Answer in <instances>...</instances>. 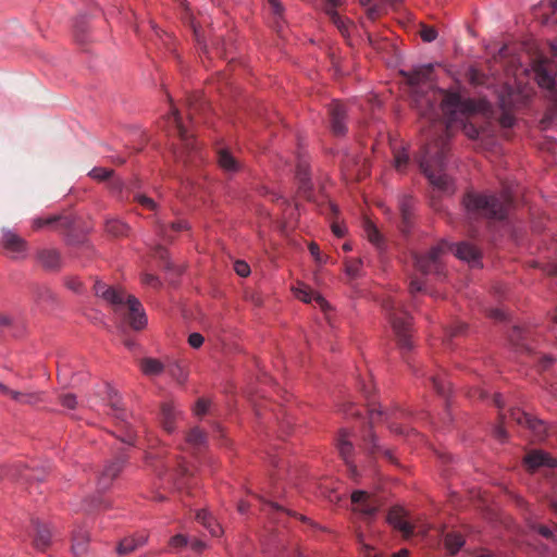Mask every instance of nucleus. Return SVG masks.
<instances>
[{"label":"nucleus","mask_w":557,"mask_h":557,"mask_svg":"<svg viewBox=\"0 0 557 557\" xmlns=\"http://www.w3.org/2000/svg\"><path fill=\"white\" fill-rule=\"evenodd\" d=\"M382 308L396 335L398 349L412 374L417 377H425L428 384L444 398L446 407H449L453 393L451 383L444 382L441 377L432 373H426L423 369L411 364L406 357L414 347L409 334L412 320L410 313L392 298L384 299L382 301Z\"/></svg>","instance_id":"f257e3e1"},{"label":"nucleus","mask_w":557,"mask_h":557,"mask_svg":"<svg viewBox=\"0 0 557 557\" xmlns=\"http://www.w3.org/2000/svg\"><path fill=\"white\" fill-rule=\"evenodd\" d=\"M440 92L444 95L440 108L445 116L446 131L468 116L479 112L483 113L487 110V100L484 98L480 101L463 98L458 90L453 89L441 88Z\"/></svg>","instance_id":"f03ea898"},{"label":"nucleus","mask_w":557,"mask_h":557,"mask_svg":"<svg viewBox=\"0 0 557 557\" xmlns=\"http://www.w3.org/2000/svg\"><path fill=\"white\" fill-rule=\"evenodd\" d=\"M417 163L421 173L434 189L446 194L454 193V182L445 173L447 157L444 147L434 152H432L428 147H424L417 157Z\"/></svg>","instance_id":"7ed1b4c3"},{"label":"nucleus","mask_w":557,"mask_h":557,"mask_svg":"<svg viewBox=\"0 0 557 557\" xmlns=\"http://www.w3.org/2000/svg\"><path fill=\"white\" fill-rule=\"evenodd\" d=\"M528 96L520 89H516L509 85H505L498 91V108L502 111L498 121L505 127H511L515 123V112L523 107Z\"/></svg>","instance_id":"20e7f679"},{"label":"nucleus","mask_w":557,"mask_h":557,"mask_svg":"<svg viewBox=\"0 0 557 557\" xmlns=\"http://www.w3.org/2000/svg\"><path fill=\"white\" fill-rule=\"evenodd\" d=\"M366 413L368 416L370 428H372V424L380 420L385 419L389 420L392 418L398 419V418H405L408 416V412L405 409L396 408L393 411L383 410L381 407L371 408L370 406L366 409ZM367 441V448L370 450V453H382L384 454L389 460L393 459V453L389 449L383 448L379 444V438L376 435L369 429V434L366 435Z\"/></svg>","instance_id":"39448f33"},{"label":"nucleus","mask_w":557,"mask_h":557,"mask_svg":"<svg viewBox=\"0 0 557 557\" xmlns=\"http://www.w3.org/2000/svg\"><path fill=\"white\" fill-rule=\"evenodd\" d=\"M295 180L298 185V193L309 202L315 201L314 183L309 158L299 152L295 168Z\"/></svg>","instance_id":"423d86ee"},{"label":"nucleus","mask_w":557,"mask_h":557,"mask_svg":"<svg viewBox=\"0 0 557 557\" xmlns=\"http://www.w3.org/2000/svg\"><path fill=\"white\" fill-rule=\"evenodd\" d=\"M447 250L446 244H443V238L432 246L425 253H420L414 257V264L418 271L424 275L443 273V264L440 260L441 255Z\"/></svg>","instance_id":"0eeeda50"},{"label":"nucleus","mask_w":557,"mask_h":557,"mask_svg":"<svg viewBox=\"0 0 557 557\" xmlns=\"http://www.w3.org/2000/svg\"><path fill=\"white\" fill-rule=\"evenodd\" d=\"M257 500L260 504V509L277 522H283L284 517H294L304 523L309 524L313 530H323L320 524L312 521L309 517L299 515L276 502L265 498L264 496H257Z\"/></svg>","instance_id":"6e6552de"},{"label":"nucleus","mask_w":557,"mask_h":557,"mask_svg":"<svg viewBox=\"0 0 557 557\" xmlns=\"http://www.w3.org/2000/svg\"><path fill=\"white\" fill-rule=\"evenodd\" d=\"M129 456L125 448H121L117 450L116 455L108 460L102 471L98 476V490L101 492H106L110 488L113 481L119 476L122 472L126 463L128 462Z\"/></svg>","instance_id":"1a4fd4ad"},{"label":"nucleus","mask_w":557,"mask_h":557,"mask_svg":"<svg viewBox=\"0 0 557 557\" xmlns=\"http://www.w3.org/2000/svg\"><path fill=\"white\" fill-rule=\"evenodd\" d=\"M443 244H446L447 251H450L458 260L466 262L470 268H483L482 252L474 244L467 240L454 243L447 238H443Z\"/></svg>","instance_id":"9d476101"},{"label":"nucleus","mask_w":557,"mask_h":557,"mask_svg":"<svg viewBox=\"0 0 557 557\" xmlns=\"http://www.w3.org/2000/svg\"><path fill=\"white\" fill-rule=\"evenodd\" d=\"M326 110L332 134L338 138L345 137L348 134V107L339 100H332Z\"/></svg>","instance_id":"9b49d317"},{"label":"nucleus","mask_w":557,"mask_h":557,"mask_svg":"<svg viewBox=\"0 0 557 557\" xmlns=\"http://www.w3.org/2000/svg\"><path fill=\"white\" fill-rule=\"evenodd\" d=\"M7 474L25 484L40 483L46 479L47 469L44 466H38L37 463L29 466L22 461H17L9 468Z\"/></svg>","instance_id":"f8f14e48"},{"label":"nucleus","mask_w":557,"mask_h":557,"mask_svg":"<svg viewBox=\"0 0 557 557\" xmlns=\"http://www.w3.org/2000/svg\"><path fill=\"white\" fill-rule=\"evenodd\" d=\"M354 510L366 520L372 521L379 512V506L371 494L364 490H356L350 496Z\"/></svg>","instance_id":"ddd939ff"},{"label":"nucleus","mask_w":557,"mask_h":557,"mask_svg":"<svg viewBox=\"0 0 557 557\" xmlns=\"http://www.w3.org/2000/svg\"><path fill=\"white\" fill-rule=\"evenodd\" d=\"M462 207L469 221L476 220L487 213V195L470 190L462 198Z\"/></svg>","instance_id":"4468645a"},{"label":"nucleus","mask_w":557,"mask_h":557,"mask_svg":"<svg viewBox=\"0 0 557 557\" xmlns=\"http://www.w3.org/2000/svg\"><path fill=\"white\" fill-rule=\"evenodd\" d=\"M336 446L341 457L343 458L347 466L349 476L356 481L359 478V471L357 469V466L352 461L355 447L354 444L349 441V434L347 430H341L337 437Z\"/></svg>","instance_id":"2eb2a0df"},{"label":"nucleus","mask_w":557,"mask_h":557,"mask_svg":"<svg viewBox=\"0 0 557 557\" xmlns=\"http://www.w3.org/2000/svg\"><path fill=\"white\" fill-rule=\"evenodd\" d=\"M124 304L127 305L129 310V325L134 331H141L148 324L146 311L137 297L128 295L124 297Z\"/></svg>","instance_id":"dca6fc26"},{"label":"nucleus","mask_w":557,"mask_h":557,"mask_svg":"<svg viewBox=\"0 0 557 557\" xmlns=\"http://www.w3.org/2000/svg\"><path fill=\"white\" fill-rule=\"evenodd\" d=\"M406 517L407 511L403 507L394 506L389 509L386 521L405 537H410L413 534V527Z\"/></svg>","instance_id":"f3484780"},{"label":"nucleus","mask_w":557,"mask_h":557,"mask_svg":"<svg viewBox=\"0 0 557 557\" xmlns=\"http://www.w3.org/2000/svg\"><path fill=\"white\" fill-rule=\"evenodd\" d=\"M216 162L219 168L228 177H233L235 174L239 173L244 166L243 163L226 147H221L218 149Z\"/></svg>","instance_id":"a211bd4d"},{"label":"nucleus","mask_w":557,"mask_h":557,"mask_svg":"<svg viewBox=\"0 0 557 557\" xmlns=\"http://www.w3.org/2000/svg\"><path fill=\"white\" fill-rule=\"evenodd\" d=\"M2 246L8 252L12 253V258L17 259L26 256V240L11 230H3Z\"/></svg>","instance_id":"6ab92c4d"},{"label":"nucleus","mask_w":557,"mask_h":557,"mask_svg":"<svg viewBox=\"0 0 557 557\" xmlns=\"http://www.w3.org/2000/svg\"><path fill=\"white\" fill-rule=\"evenodd\" d=\"M550 63L548 59L542 58L534 63L533 71L540 87L555 92V77L553 72L548 69Z\"/></svg>","instance_id":"aec40b11"},{"label":"nucleus","mask_w":557,"mask_h":557,"mask_svg":"<svg viewBox=\"0 0 557 557\" xmlns=\"http://www.w3.org/2000/svg\"><path fill=\"white\" fill-rule=\"evenodd\" d=\"M490 220L504 219L511 208L509 189H504L499 196H490Z\"/></svg>","instance_id":"412c9836"},{"label":"nucleus","mask_w":557,"mask_h":557,"mask_svg":"<svg viewBox=\"0 0 557 557\" xmlns=\"http://www.w3.org/2000/svg\"><path fill=\"white\" fill-rule=\"evenodd\" d=\"M437 63H424L417 64L411 67L409 71H401L400 73L407 78L408 84L411 86H417L425 81L431 78V74L434 71Z\"/></svg>","instance_id":"4be33fe9"},{"label":"nucleus","mask_w":557,"mask_h":557,"mask_svg":"<svg viewBox=\"0 0 557 557\" xmlns=\"http://www.w3.org/2000/svg\"><path fill=\"white\" fill-rule=\"evenodd\" d=\"M94 292L97 297L112 306H123L124 295L113 286H109L104 282L97 280L94 284Z\"/></svg>","instance_id":"5701e85b"},{"label":"nucleus","mask_w":557,"mask_h":557,"mask_svg":"<svg viewBox=\"0 0 557 557\" xmlns=\"http://www.w3.org/2000/svg\"><path fill=\"white\" fill-rule=\"evenodd\" d=\"M147 542L148 536L144 533H137L129 536H125L117 543L115 547V553L120 557H125L135 552L136 549H138L139 547L145 546Z\"/></svg>","instance_id":"b1692460"},{"label":"nucleus","mask_w":557,"mask_h":557,"mask_svg":"<svg viewBox=\"0 0 557 557\" xmlns=\"http://www.w3.org/2000/svg\"><path fill=\"white\" fill-rule=\"evenodd\" d=\"M523 461L530 471H535L541 467H557V460L543 450H532L524 457Z\"/></svg>","instance_id":"393cba45"},{"label":"nucleus","mask_w":557,"mask_h":557,"mask_svg":"<svg viewBox=\"0 0 557 557\" xmlns=\"http://www.w3.org/2000/svg\"><path fill=\"white\" fill-rule=\"evenodd\" d=\"M403 222V231L409 233L413 226L412 218L416 200L411 195H401L398 200Z\"/></svg>","instance_id":"a878e982"},{"label":"nucleus","mask_w":557,"mask_h":557,"mask_svg":"<svg viewBox=\"0 0 557 557\" xmlns=\"http://www.w3.org/2000/svg\"><path fill=\"white\" fill-rule=\"evenodd\" d=\"M363 232L371 245L380 252L383 253L387 250L385 237L380 232L377 226L371 220H364Z\"/></svg>","instance_id":"bb28decb"},{"label":"nucleus","mask_w":557,"mask_h":557,"mask_svg":"<svg viewBox=\"0 0 557 557\" xmlns=\"http://www.w3.org/2000/svg\"><path fill=\"white\" fill-rule=\"evenodd\" d=\"M37 259L47 271H60L62 268L61 255L57 249L45 248L37 252Z\"/></svg>","instance_id":"cd10ccee"},{"label":"nucleus","mask_w":557,"mask_h":557,"mask_svg":"<svg viewBox=\"0 0 557 557\" xmlns=\"http://www.w3.org/2000/svg\"><path fill=\"white\" fill-rule=\"evenodd\" d=\"M181 416V411H178L172 404L164 403L161 406V424L164 431L169 434H172L176 431V420Z\"/></svg>","instance_id":"c85d7f7f"},{"label":"nucleus","mask_w":557,"mask_h":557,"mask_svg":"<svg viewBox=\"0 0 557 557\" xmlns=\"http://www.w3.org/2000/svg\"><path fill=\"white\" fill-rule=\"evenodd\" d=\"M33 525L36 532L34 545L38 550L45 552L51 544V531L47 524L40 522L38 519L33 520Z\"/></svg>","instance_id":"c756f323"},{"label":"nucleus","mask_w":557,"mask_h":557,"mask_svg":"<svg viewBox=\"0 0 557 557\" xmlns=\"http://www.w3.org/2000/svg\"><path fill=\"white\" fill-rule=\"evenodd\" d=\"M294 294L297 299L301 300L305 304H310V302L314 301L323 310H326L330 307L329 302L321 294L312 292L306 285L296 287L294 289Z\"/></svg>","instance_id":"7c9ffc66"},{"label":"nucleus","mask_w":557,"mask_h":557,"mask_svg":"<svg viewBox=\"0 0 557 557\" xmlns=\"http://www.w3.org/2000/svg\"><path fill=\"white\" fill-rule=\"evenodd\" d=\"M104 230L108 235L114 238L127 237L131 233V226L117 218L107 219Z\"/></svg>","instance_id":"2f4dec72"},{"label":"nucleus","mask_w":557,"mask_h":557,"mask_svg":"<svg viewBox=\"0 0 557 557\" xmlns=\"http://www.w3.org/2000/svg\"><path fill=\"white\" fill-rule=\"evenodd\" d=\"M35 299L40 305L57 307L59 304L58 295L48 286L39 285L34 290Z\"/></svg>","instance_id":"473e14b6"},{"label":"nucleus","mask_w":557,"mask_h":557,"mask_svg":"<svg viewBox=\"0 0 557 557\" xmlns=\"http://www.w3.org/2000/svg\"><path fill=\"white\" fill-rule=\"evenodd\" d=\"M170 121L173 124V126L175 127V129H176L178 136L181 137V139L187 146H191L193 145L191 135H189L187 128L183 124V120H182L181 113L178 112L177 109L172 108L171 115H170Z\"/></svg>","instance_id":"72a5a7b5"},{"label":"nucleus","mask_w":557,"mask_h":557,"mask_svg":"<svg viewBox=\"0 0 557 557\" xmlns=\"http://www.w3.org/2000/svg\"><path fill=\"white\" fill-rule=\"evenodd\" d=\"M73 33L77 42L85 44L88 40V21L85 14H81L74 20Z\"/></svg>","instance_id":"f704fd0d"},{"label":"nucleus","mask_w":557,"mask_h":557,"mask_svg":"<svg viewBox=\"0 0 557 557\" xmlns=\"http://www.w3.org/2000/svg\"><path fill=\"white\" fill-rule=\"evenodd\" d=\"M186 443L193 448L201 449L207 446L208 438L206 433L198 426L193 428L186 435Z\"/></svg>","instance_id":"c9c22d12"},{"label":"nucleus","mask_w":557,"mask_h":557,"mask_svg":"<svg viewBox=\"0 0 557 557\" xmlns=\"http://www.w3.org/2000/svg\"><path fill=\"white\" fill-rule=\"evenodd\" d=\"M393 153H394L393 165H394L395 170L398 173H401V174L405 173L406 169L409 164V160H410L408 149L406 147H401V148H397V149L394 148Z\"/></svg>","instance_id":"e433bc0d"},{"label":"nucleus","mask_w":557,"mask_h":557,"mask_svg":"<svg viewBox=\"0 0 557 557\" xmlns=\"http://www.w3.org/2000/svg\"><path fill=\"white\" fill-rule=\"evenodd\" d=\"M528 426L536 436L537 440H543L546 435V426L542 420L531 417L530 414H522Z\"/></svg>","instance_id":"4c0bfd02"},{"label":"nucleus","mask_w":557,"mask_h":557,"mask_svg":"<svg viewBox=\"0 0 557 557\" xmlns=\"http://www.w3.org/2000/svg\"><path fill=\"white\" fill-rule=\"evenodd\" d=\"M417 106L420 108V114L429 120H434L437 115L436 104L429 98L421 97L416 100Z\"/></svg>","instance_id":"58836bf2"},{"label":"nucleus","mask_w":557,"mask_h":557,"mask_svg":"<svg viewBox=\"0 0 557 557\" xmlns=\"http://www.w3.org/2000/svg\"><path fill=\"white\" fill-rule=\"evenodd\" d=\"M141 370L146 375H159L163 372V363L154 358H145L141 362Z\"/></svg>","instance_id":"ea45409f"},{"label":"nucleus","mask_w":557,"mask_h":557,"mask_svg":"<svg viewBox=\"0 0 557 557\" xmlns=\"http://www.w3.org/2000/svg\"><path fill=\"white\" fill-rule=\"evenodd\" d=\"M88 537L83 534H75L73 537L72 552L76 557L83 556L87 552Z\"/></svg>","instance_id":"a19ab883"},{"label":"nucleus","mask_w":557,"mask_h":557,"mask_svg":"<svg viewBox=\"0 0 557 557\" xmlns=\"http://www.w3.org/2000/svg\"><path fill=\"white\" fill-rule=\"evenodd\" d=\"M463 544V537L459 534L450 533L445 539V545L451 555H456Z\"/></svg>","instance_id":"79ce46f5"},{"label":"nucleus","mask_w":557,"mask_h":557,"mask_svg":"<svg viewBox=\"0 0 557 557\" xmlns=\"http://www.w3.org/2000/svg\"><path fill=\"white\" fill-rule=\"evenodd\" d=\"M553 107L545 114V116L541 120V124L543 128H547L549 125L554 124L557 126V92H553Z\"/></svg>","instance_id":"37998d69"},{"label":"nucleus","mask_w":557,"mask_h":557,"mask_svg":"<svg viewBox=\"0 0 557 557\" xmlns=\"http://www.w3.org/2000/svg\"><path fill=\"white\" fill-rule=\"evenodd\" d=\"M329 17L344 36L349 34L350 21L348 18H344L338 12H333Z\"/></svg>","instance_id":"c03bdc74"},{"label":"nucleus","mask_w":557,"mask_h":557,"mask_svg":"<svg viewBox=\"0 0 557 557\" xmlns=\"http://www.w3.org/2000/svg\"><path fill=\"white\" fill-rule=\"evenodd\" d=\"M168 372L178 383H184L187 380V374L184 368L177 361L169 364Z\"/></svg>","instance_id":"a18cd8bd"},{"label":"nucleus","mask_w":557,"mask_h":557,"mask_svg":"<svg viewBox=\"0 0 557 557\" xmlns=\"http://www.w3.org/2000/svg\"><path fill=\"white\" fill-rule=\"evenodd\" d=\"M64 285L77 295H83L85 293V286L77 276H65Z\"/></svg>","instance_id":"49530a36"},{"label":"nucleus","mask_w":557,"mask_h":557,"mask_svg":"<svg viewBox=\"0 0 557 557\" xmlns=\"http://www.w3.org/2000/svg\"><path fill=\"white\" fill-rule=\"evenodd\" d=\"M113 173L114 172L111 169L95 166L89 171L88 176L97 181H106L110 178L113 175Z\"/></svg>","instance_id":"de8ad7c7"},{"label":"nucleus","mask_w":557,"mask_h":557,"mask_svg":"<svg viewBox=\"0 0 557 557\" xmlns=\"http://www.w3.org/2000/svg\"><path fill=\"white\" fill-rule=\"evenodd\" d=\"M64 240L70 246H78L86 242V235L78 233L73 228L65 234Z\"/></svg>","instance_id":"09e8293b"},{"label":"nucleus","mask_w":557,"mask_h":557,"mask_svg":"<svg viewBox=\"0 0 557 557\" xmlns=\"http://www.w3.org/2000/svg\"><path fill=\"white\" fill-rule=\"evenodd\" d=\"M134 201L138 202L145 209L150 211H156L158 209V203L145 194L136 193L134 195Z\"/></svg>","instance_id":"8fccbe9b"},{"label":"nucleus","mask_w":557,"mask_h":557,"mask_svg":"<svg viewBox=\"0 0 557 557\" xmlns=\"http://www.w3.org/2000/svg\"><path fill=\"white\" fill-rule=\"evenodd\" d=\"M362 264H363V262L361 259H357V260L348 262L346 265V269H345L346 274L351 278L359 277Z\"/></svg>","instance_id":"3c124183"},{"label":"nucleus","mask_w":557,"mask_h":557,"mask_svg":"<svg viewBox=\"0 0 557 557\" xmlns=\"http://www.w3.org/2000/svg\"><path fill=\"white\" fill-rule=\"evenodd\" d=\"M57 218V223L54 226L64 228L67 232L74 228L75 219L72 215H54Z\"/></svg>","instance_id":"603ef678"},{"label":"nucleus","mask_w":557,"mask_h":557,"mask_svg":"<svg viewBox=\"0 0 557 557\" xmlns=\"http://www.w3.org/2000/svg\"><path fill=\"white\" fill-rule=\"evenodd\" d=\"M310 255L314 259L315 263L319 265L325 264L327 262V257L323 256L320 251V247L317 243L311 242L308 246Z\"/></svg>","instance_id":"864d4df0"},{"label":"nucleus","mask_w":557,"mask_h":557,"mask_svg":"<svg viewBox=\"0 0 557 557\" xmlns=\"http://www.w3.org/2000/svg\"><path fill=\"white\" fill-rule=\"evenodd\" d=\"M57 223V218L54 215H50L48 218H36L33 220V228L34 230H41L47 226H54Z\"/></svg>","instance_id":"5fc2aeb1"},{"label":"nucleus","mask_w":557,"mask_h":557,"mask_svg":"<svg viewBox=\"0 0 557 557\" xmlns=\"http://www.w3.org/2000/svg\"><path fill=\"white\" fill-rule=\"evenodd\" d=\"M437 30L432 26L423 25L420 30L421 39L424 42H433L437 38Z\"/></svg>","instance_id":"6e6d98bb"},{"label":"nucleus","mask_w":557,"mask_h":557,"mask_svg":"<svg viewBox=\"0 0 557 557\" xmlns=\"http://www.w3.org/2000/svg\"><path fill=\"white\" fill-rule=\"evenodd\" d=\"M117 438L131 446V447H136L138 444H137V434L135 431H133L131 428H127V430L125 431V433L121 436H117Z\"/></svg>","instance_id":"4d7b16f0"},{"label":"nucleus","mask_w":557,"mask_h":557,"mask_svg":"<svg viewBox=\"0 0 557 557\" xmlns=\"http://www.w3.org/2000/svg\"><path fill=\"white\" fill-rule=\"evenodd\" d=\"M187 544H188V539H187V536H185L183 534H176V535L172 536L169 542V545L176 550L186 547Z\"/></svg>","instance_id":"13d9d810"},{"label":"nucleus","mask_w":557,"mask_h":557,"mask_svg":"<svg viewBox=\"0 0 557 557\" xmlns=\"http://www.w3.org/2000/svg\"><path fill=\"white\" fill-rule=\"evenodd\" d=\"M210 401L206 398H198L194 407V413L198 417L206 414L209 410Z\"/></svg>","instance_id":"bf43d9fd"},{"label":"nucleus","mask_w":557,"mask_h":557,"mask_svg":"<svg viewBox=\"0 0 557 557\" xmlns=\"http://www.w3.org/2000/svg\"><path fill=\"white\" fill-rule=\"evenodd\" d=\"M234 270L240 277H247L250 274V267L245 260H236L234 263Z\"/></svg>","instance_id":"052dcab7"},{"label":"nucleus","mask_w":557,"mask_h":557,"mask_svg":"<svg viewBox=\"0 0 557 557\" xmlns=\"http://www.w3.org/2000/svg\"><path fill=\"white\" fill-rule=\"evenodd\" d=\"M459 123L462 125L465 134L470 139H476L479 137L480 132H479V128L474 124L467 123V122H465V120H462V122H459Z\"/></svg>","instance_id":"680f3d73"},{"label":"nucleus","mask_w":557,"mask_h":557,"mask_svg":"<svg viewBox=\"0 0 557 557\" xmlns=\"http://www.w3.org/2000/svg\"><path fill=\"white\" fill-rule=\"evenodd\" d=\"M525 338V332L523 329H521L520 326H515L512 329V332L510 334V341L516 344V345H521V346H524V344H522V341Z\"/></svg>","instance_id":"e2e57ef3"},{"label":"nucleus","mask_w":557,"mask_h":557,"mask_svg":"<svg viewBox=\"0 0 557 557\" xmlns=\"http://www.w3.org/2000/svg\"><path fill=\"white\" fill-rule=\"evenodd\" d=\"M60 403L67 409H74L77 405V399L74 394L69 393L60 396Z\"/></svg>","instance_id":"0e129e2a"},{"label":"nucleus","mask_w":557,"mask_h":557,"mask_svg":"<svg viewBox=\"0 0 557 557\" xmlns=\"http://www.w3.org/2000/svg\"><path fill=\"white\" fill-rule=\"evenodd\" d=\"M205 337L199 332H193L188 335V344L190 347L198 349L202 346Z\"/></svg>","instance_id":"69168bd1"},{"label":"nucleus","mask_w":557,"mask_h":557,"mask_svg":"<svg viewBox=\"0 0 557 557\" xmlns=\"http://www.w3.org/2000/svg\"><path fill=\"white\" fill-rule=\"evenodd\" d=\"M212 536H220L222 534V527L213 517L210 522L203 525Z\"/></svg>","instance_id":"338daca9"},{"label":"nucleus","mask_w":557,"mask_h":557,"mask_svg":"<svg viewBox=\"0 0 557 557\" xmlns=\"http://www.w3.org/2000/svg\"><path fill=\"white\" fill-rule=\"evenodd\" d=\"M269 4H270V8H271L272 13H273L276 17L282 18V17H283V14H284V11H285V8H284V5L280 2V0H269Z\"/></svg>","instance_id":"774afa93"}]
</instances>
